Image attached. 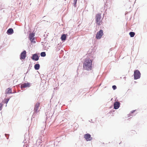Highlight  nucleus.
<instances>
[{
  "instance_id": "f257e3e1",
  "label": "nucleus",
  "mask_w": 147,
  "mask_h": 147,
  "mask_svg": "<svg viewBox=\"0 0 147 147\" xmlns=\"http://www.w3.org/2000/svg\"><path fill=\"white\" fill-rule=\"evenodd\" d=\"M92 61L90 59H86L83 63V67L85 69L91 70L92 69Z\"/></svg>"
},
{
  "instance_id": "f03ea898",
  "label": "nucleus",
  "mask_w": 147,
  "mask_h": 147,
  "mask_svg": "<svg viewBox=\"0 0 147 147\" xmlns=\"http://www.w3.org/2000/svg\"><path fill=\"white\" fill-rule=\"evenodd\" d=\"M95 19L97 25L100 26L102 24L103 18H102L101 13L96 14L95 16Z\"/></svg>"
},
{
  "instance_id": "7ed1b4c3",
  "label": "nucleus",
  "mask_w": 147,
  "mask_h": 147,
  "mask_svg": "<svg viewBox=\"0 0 147 147\" xmlns=\"http://www.w3.org/2000/svg\"><path fill=\"white\" fill-rule=\"evenodd\" d=\"M104 33L103 31L102 30H100L96 33V38L97 39H100L103 35Z\"/></svg>"
},
{
  "instance_id": "20e7f679",
  "label": "nucleus",
  "mask_w": 147,
  "mask_h": 147,
  "mask_svg": "<svg viewBox=\"0 0 147 147\" xmlns=\"http://www.w3.org/2000/svg\"><path fill=\"white\" fill-rule=\"evenodd\" d=\"M140 73L139 70H136L134 71V79L136 80L139 79L140 77Z\"/></svg>"
},
{
  "instance_id": "39448f33",
  "label": "nucleus",
  "mask_w": 147,
  "mask_h": 147,
  "mask_svg": "<svg viewBox=\"0 0 147 147\" xmlns=\"http://www.w3.org/2000/svg\"><path fill=\"white\" fill-rule=\"evenodd\" d=\"M84 138L86 139L87 141L91 140L92 138L91 137V135L89 134H86L84 135Z\"/></svg>"
},
{
  "instance_id": "423d86ee",
  "label": "nucleus",
  "mask_w": 147,
  "mask_h": 147,
  "mask_svg": "<svg viewBox=\"0 0 147 147\" xmlns=\"http://www.w3.org/2000/svg\"><path fill=\"white\" fill-rule=\"evenodd\" d=\"M26 57V52L24 51L20 55V59H24Z\"/></svg>"
},
{
  "instance_id": "0eeeda50",
  "label": "nucleus",
  "mask_w": 147,
  "mask_h": 147,
  "mask_svg": "<svg viewBox=\"0 0 147 147\" xmlns=\"http://www.w3.org/2000/svg\"><path fill=\"white\" fill-rule=\"evenodd\" d=\"M30 86V84L29 83H25L22 84L21 85L22 89L27 87H29Z\"/></svg>"
},
{
  "instance_id": "6e6552de",
  "label": "nucleus",
  "mask_w": 147,
  "mask_h": 147,
  "mask_svg": "<svg viewBox=\"0 0 147 147\" xmlns=\"http://www.w3.org/2000/svg\"><path fill=\"white\" fill-rule=\"evenodd\" d=\"M40 106V103L37 102L35 105L34 107V112L35 113L37 112L38 111V109H39Z\"/></svg>"
},
{
  "instance_id": "1a4fd4ad",
  "label": "nucleus",
  "mask_w": 147,
  "mask_h": 147,
  "mask_svg": "<svg viewBox=\"0 0 147 147\" xmlns=\"http://www.w3.org/2000/svg\"><path fill=\"white\" fill-rule=\"evenodd\" d=\"M34 33H32L30 34L29 38L31 42H32L34 39Z\"/></svg>"
},
{
  "instance_id": "9d476101",
  "label": "nucleus",
  "mask_w": 147,
  "mask_h": 147,
  "mask_svg": "<svg viewBox=\"0 0 147 147\" xmlns=\"http://www.w3.org/2000/svg\"><path fill=\"white\" fill-rule=\"evenodd\" d=\"M32 59L35 61H38L39 59V57L37 54H34L32 57Z\"/></svg>"
},
{
  "instance_id": "9b49d317",
  "label": "nucleus",
  "mask_w": 147,
  "mask_h": 147,
  "mask_svg": "<svg viewBox=\"0 0 147 147\" xmlns=\"http://www.w3.org/2000/svg\"><path fill=\"white\" fill-rule=\"evenodd\" d=\"M120 103L118 102H115L114 105V108L115 109H118L119 107Z\"/></svg>"
},
{
  "instance_id": "f8f14e48",
  "label": "nucleus",
  "mask_w": 147,
  "mask_h": 147,
  "mask_svg": "<svg viewBox=\"0 0 147 147\" xmlns=\"http://www.w3.org/2000/svg\"><path fill=\"white\" fill-rule=\"evenodd\" d=\"M7 32L8 34H11L13 33V30L11 28H9L8 29L7 31Z\"/></svg>"
},
{
  "instance_id": "ddd939ff",
  "label": "nucleus",
  "mask_w": 147,
  "mask_h": 147,
  "mask_svg": "<svg viewBox=\"0 0 147 147\" xmlns=\"http://www.w3.org/2000/svg\"><path fill=\"white\" fill-rule=\"evenodd\" d=\"M11 89L10 88H8L5 90V93L6 94L9 93H11Z\"/></svg>"
},
{
  "instance_id": "4468645a",
  "label": "nucleus",
  "mask_w": 147,
  "mask_h": 147,
  "mask_svg": "<svg viewBox=\"0 0 147 147\" xmlns=\"http://www.w3.org/2000/svg\"><path fill=\"white\" fill-rule=\"evenodd\" d=\"M66 35L64 34L62 35L61 38L62 40H66Z\"/></svg>"
},
{
  "instance_id": "2eb2a0df",
  "label": "nucleus",
  "mask_w": 147,
  "mask_h": 147,
  "mask_svg": "<svg viewBox=\"0 0 147 147\" xmlns=\"http://www.w3.org/2000/svg\"><path fill=\"white\" fill-rule=\"evenodd\" d=\"M40 67V65L39 64H36L35 65L34 67L36 70H38L39 69Z\"/></svg>"
},
{
  "instance_id": "dca6fc26",
  "label": "nucleus",
  "mask_w": 147,
  "mask_h": 147,
  "mask_svg": "<svg viewBox=\"0 0 147 147\" xmlns=\"http://www.w3.org/2000/svg\"><path fill=\"white\" fill-rule=\"evenodd\" d=\"M129 34L130 35L131 37H132L134 36L135 35V33L134 32H129Z\"/></svg>"
},
{
  "instance_id": "f3484780",
  "label": "nucleus",
  "mask_w": 147,
  "mask_h": 147,
  "mask_svg": "<svg viewBox=\"0 0 147 147\" xmlns=\"http://www.w3.org/2000/svg\"><path fill=\"white\" fill-rule=\"evenodd\" d=\"M46 55V53L45 52H42L40 53V55L41 57H45Z\"/></svg>"
},
{
  "instance_id": "a211bd4d",
  "label": "nucleus",
  "mask_w": 147,
  "mask_h": 147,
  "mask_svg": "<svg viewBox=\"0 0 147 147\" xmlns=\"http://www.w3.org/2000/svg\"><path fill=\"white\" fill-rule=\"evenodd\" d=\"M112 88L113 90H115L117 88V87L116 86L114 85L113 86Z\"/></svg>"
},
{
  "instance_id": "6ab92c4d",
  "label": "nucleus",
  "mask_w": 147,
  "mask_h": 147,
  "mask_svg": "<svg viewBox=\"0 0 147 147\" xmlns=\"http://www.w3.org/2000/svg\"><path fill=\"white\" fill-rule=\"evenodd\" d=\"M77 0H74V2L75 5H76V3H77Z\"/></svg>"
},
{
  "instance_id": "aec40b11",
  "label": "nucleus",
  "mask_w": 147,
  "mask_h": 147,
  "mask_svg": "<svg viewBox=\"0 0 147 147\" xmlns=\"http://www.w3.org/2000/svg\"><path fill=\"white\" fill-rule=\"evenodd\" d=\"M9 99H7L6 100H5V101H6V103H7V102H8L9 100Z\"/></svg>"
},
{
  "instance_id": "412c9836",
  "label": "nucleus",
  "mask_w": 147,
  "mask_h": 147,
  "mask_svg": "<svg viewBox=\"0 0 147 147\" xmlns=\"http://www.w3.org/2000/svg\"><path fill=\"white\" fill-rule=\"evenodd\" d=\"M2 107V105L1 104H0V111L1 109V108Z\"/></svg>"
}]
</instances>
